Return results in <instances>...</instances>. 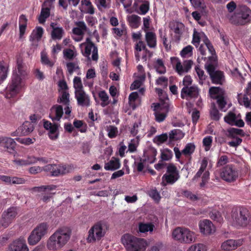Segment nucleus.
<instances>
[{"label":"nucleus","instance_id":"36","mask_svg":"<svg viewBox=\"0 0 251 251\" xmlns=\"http://www.w3.org/2000/svg\"><path fill=\"white\" fill-rule=\"evenodd\" d=\"M154 67L156 71L159 74H164L166 72V67L161 59H157L154 65Z\"/></svg>","mask_w":251,"mask_h":251},{"label":"nucleus","instance_id":"39","mask_svg":"<svg viewBox=\"0 0 251 251\" xmlns=\"http://www.w3.org/2000/svg\"><path fill=\"white\" fill-rule=\"evenodd\" d=\"M228 137L231 138L236 137L235 136L239 135L242 136H245V132L243 130L236 128H230L228 130Z\"/></svg>","mask_w":251,"mask_h":251},{"label":"nucleus","instance_id":"19","mask_svg":"<svg viewBox=\"0 0 251 251\" xmlns=\"http://www.w3.org/2000/svg\"><path fill=\"white\" fill-rule=\"evenodd\" d=\"M63 115V107L60 105L55 104L50 109L49 117L53 122L59 121Z\"/></svg>","mask_w":251,"mask_h":251},{"label":"nucleus","instance_id":"15","mask_svg":"<svg viewBox=\"0 0 251 251\" xmlns=\"http://www.w3.org/2000/svg\"><path fill=\"white\" fill-rule=\"evenodd\" d=\"M200 90L196 85L183 87L181 91V98L186 100H195L200 95Z\"/></svg>","mask_w":251,"mask_h":251},{"label":"nucleus","instance_id":"13","mask_svg":"<svg viewBox=\"0 0 251 251\" xmlns=\"http://www.w3.org/2000/svg\"><path fill=\"white\" fill-rule=\"evenodd\" d=\"M80 46L81 47H84L85 48L84 52H83L84 56L90 59V55L92 52V59L94 61H97L98 59V48L92 42L90 38H87L85 42L81 44Z\"/></svg>","mask_w":251,"mask_h":251},{"label":"nucleus","instance_id":"5","mask_svg":"<svg viewBox=\"0 0 251 251\" xmlns=\"http://www.w3.org/2000/svg\"><path fill=\"white\" fill-rule=\"evenodd\" d=\"M251 18V10L247 6L243 5L230 17L229 21L235 25H244L250 21Z\"/></svg>","mask_w":251,"mask_h":251},{"label":"nucleus","instance_id":"34","mask_svg":"<svg viewBox=\"0 0 251 251\" xmlns=\"http://www.w3.org/2000/svg\"><path fill=\"white\" fill-rule=\"evenodd\" d=\"M180 177L179 174L173 175V174H164L162 179L165 180V181L167 183L173 184L175 183Z\"/></svg>","mask_w":251,"mask_h":251},{"label":"nucleus","instance_id":"29","mask_svg":"<svg viewBox=\"0 0 251 251\" xmlns=\"http://www.w3.org/2000/svg\"><path fill=\"white\" fill-rule=\"evenodd\" d=\"M184 134L179 129H175L169 132V139L170 141L178 140L182 139Z\"/></svg>","mask_w":251,"mask_h":251},{"label":"nucleus","instance_id":"45","mask_svg":"<svg viewBox=\"0 0 251 251\" xmlns=\"http://www.w3.org/2000/svg\"><path fill=\"white\" fill-rule=\"evenodd\" d=\"M44 127L47 130H49L51 133L56 132L58 129V125L56 124H52L50 122L46 121L44 123Z\"/></svg>","mask_w":251,"mask_h":251},{"label":"nucleus","instance_id":"21","mask_svg":"<svg viewBox=\"0 0 251 251\" xmlns=\"http://www.w3.org/2000/svg\"><path fill=\"white\" fill-rule=\"evenodd\" d=\"M242 244L241 240L229 239L223 242L221 245V249L224 251H232L236 249Z\"/></svg>","mask_w":251,"mask_h":251},{"label":"nucleus","instance_id":"23","mask_svg":"<svg viewBox=\"0 0 251 251\" xmlns=\"http://www.w3.org/2000/svg\"><path fill=\"white\" fill-rule=\"evenodd\" d=\"M57 24L52 23L50 24V27L52 30L51 33V38L53 40H60L64 33V30L62 27L56 26Z\"/></svg>","mask_w":251,"mask_h":251},{"label":"nucleus","instance_id":"56","mask_svg":"<svg viewBox=\"0 0 251 251\" xmlns=\"http://www.w3.org/2000/svg\"><path fill=\"white\" fill-rule=\"evenodd\" d=\"M203 42L204 44L205 45V47H206V49H208L209 51L211 53V55L214 56V54L215 55V51L213 48V46L210 43V41L208 40V39L205 37V39L203 40ZM214 57H216V59H217V57L216 55L214 56Z\"/></svg>","mask_w":251,"mask_h":251},{"label":"nucleus","instance_id":"31","mask_svg":"<svg viewBox=\"0 0 251 251\" xmlns=\"http://www.w3.org/2000/svg\"><path fill=\"white\" fill-rule=\"evenodd\" d=\"M8 66L4 62H0V84L6 79L8 74Z\"/></svg>","mask_w":251,"mask_h":251},{"label":"nucleus","instance_id":"62","mask_svg":"<svg viewBox=\"0 0 251 251\" xmlns=\"http://www.w3.org/2000/svg\"><path fill=\"white\" fill-rule=\"evenodd\" d=\"M137 143H135V140L134 139H133L131 141V142L129 143L128 146V150L131 152H133L136 151V149L138 144V141H139V137L138 136L136 138Z\"/></svg>","mask_w":251,"mask_h":251},{"label":"nucleus","instance_id":"48","mask_svg":"<svg viewBox=\"0 0 251 251\" xmlns=\"http://www.w3.org/2000/svg\"><path fill=\"white\" fill-rule=\"evenodd\" d=\"M195 70L199 78V83L201 85L203 84V81L206 79L207 76L204 74L203 70L201 69L199 66L195 67Z\"/></svg>","mask_w":251,"mask_h":251},{"label":"nucleus","instance_id":"38","mask_svg":"<svg viewBox=\"0 0 251 251\" xmlns=\"http://www.w3.org/2000/svg\"><path fill=\"white\" fill-rule=\"evenodd\" d=\"M58 103H62L65 105H69V94L66 91H63L61 97L57 100Z\"/></svg>","mask_w":251,"mask_h":251},{"label":"nucleus","instance_id":"2","mask_svg":"<svg viewBox=\"0 0 251 251\" xmlns=\"http://www.w3.org/2000/svg\"><path fill=\"white\" fill-rule=\"evenodd\" d=\"M208 60L205 64V68L208 74L212 83L217 85H223L225 82L224 72L217 70V60L213 56H208Z\"/></svg>","mask_w":251,"mask_h":251},{"label":"nucleus","instance_id":"61","mask_svg":"<svg viewBox=\"0 0 251 251\" xmlns=\"http://www.w3.org/2000/svg\"><path fill=\"white\" fill-rule=\"evenodd\" d=\"M222 93V89L219 87H211L209 89V93L211 97L216 95H221Z\"/></svg>","mask_w":251,"mask_h":251},{"label":"nucleus","instance_id":"16","mask_svg":"<svg viewBox=\"0 0 251 251\" xmlns=\"http://www.w3.org/2000/svg\"><path fill=\"white\" fill-rule=\"evenodd\" d=\"M16 143L10 137H0V146L5 149L11 154H14L16 151Z\"/></svg>","mask_w":251,"mask_h":251},{"label":"nucleus","instance_id":"53","mask_svg":"<svg viewBox=\"0 0 251 251\" xmlns=\"http://www.w3.org/2000/svg\"><path fill=\"white\" fill-rule=\"evenodd\" d=\"M209 216L212 220L217 222L221 223L223 220V218L221 214L218 211L214 210L212 211L210 213Z\"/></svg>","mask_w":251,"mask_h":251},{"label":"nucleus","instance_id":"49","mask_svg":"<svg viewBox=\"0 0 251 251\" xmlns=\"http://www.w3.org/2000/svg\"><path fill=\"white\" fill-rule=\"evenodd\" d=\"M195 146L193 143H188L182 151V153L186 155L192 154L195 151Z\"/></svg>","mask_w":251,"mask_h":251},{"label":"nucleus","instance_id":"18","mask_svg":"<svg viewBox=\"0 0 251 251\" xmlns=\"http://www.w3.org/2000/svg\"><path fill=\"white\" fill-rule=\"evenodd\" d=\"M77 103L81 106L88 107L90 105V99L84 90L75 92Z\"/></svg>","mask_w":251,"mask_h":251},{"label":"nucleus","instance_id":"59","mask_svg":"<svg viewBox=\"0 0 251 251\" xmlns=\"http://www.w3.org/2000/svg\"><path fill=\"white\" fill-rule=\"evenodd\" d=\"M187 251H206L205 247L201 244L191 246Z\"/></svg>","mask_w":251,"mask_h":251},{"label":"nucleus","instance_id":"12","mask_svg":"<svg viewBox=\"0 0 251 251\" xmlns=\"http://www.w3.org/2000/svg\"><path fill=\"white\" fill-rule=\"evenodd\" d=\"M170 103L164 101L162 103H153L151 107L154 111L155 120L158 122H163L169 111Z\"/></svg>","mask_w":251,"mask_h":251},{"label":"nucleus","instance_id":"9","mask_svg":"<svg viewBox=\"0 0 251 251\" xmlns=\"http://www.w3.org/2000/svg\"><path fill=\"white\" fill-rule=\"evenodd\" d=\"M49 225L47 223L39 224L31 232L28 238V242L30 245H35L48 233Z\"/></svg>","mask_w":251,"mask_h":251},{"label":"nucleus","instance_id":"50","mask_svg":"<svg viewBox=\"0 0 251 251\" xmlns=\"http://www.w3.org/2000/svg\"><path fill=\"white\" fill-rule=\"evenodd\" d=\"M168 138V135L167 133H163L161 135L156 136L153 139V142L157 144H160L166 141Z\"/></svg>","mask_w":251,"mask_h":251},{"label":"nucleus","instance_id":"25","mask_svg":"<svg viewBox=\"0 0 251 251\" xmlns=\"http://www.w3.org/2000/svg\"><path fill=\"white\" fill-rule=\"evenodd\" d=\"M120 165L119 159L112 158L109 162L105 163L104 169L106 170L113 171L120 168Z\"/></svg>","mask_w":251,"mask_h":251},{"label":"nucleus","instance_id":"20","mask_svg":"<svg viewBox=\"0 0 251 251\" xmlns=\"http://www.w3.org/2000/svg\"><path fill=\"white\" fill-rule=\"evenodd\" d=\"M201 232L204 234L208 235L215 231L213 224L208 220H204L199 224Z\"/></svg>","mask_w":251,"mask_h":251},{"label":"nucleus","instance_id":"4","mask_svg":"<svg viewBox=\"0 0 251 251\" xmlns=\"http://www.w3.org/2000/svg\"><path fill=\"white\" fill-rule=\"evenodd\" d=\"M232 225L237 228L246 227L251 222V216L249 211L245 208L232 211Z\"/></svg>","mask_w":251,"mask_h":251},{"label":"nucleus","instance_id":"41","mask_svg":"<svg viewBox=\"0 0 251 251\" xmlns=\"http://www.w3.org/2000/svg\"><path fill=\"white\" fill-rule=\"evenodd\" d=\"M240 94L238 95V100L241 105H243L246 108H250L251 109V96L247 97L244 96L243 99H242L240 98Z\"/></svg>","mask_w":251,"mask_h":251},{"label":"nucleus","instance_id":"26","mask_svg":"<svg viewBox=\"0 0 251 251\" xmlns=\"http://www.w3.org/2000/svg\"><path fill=\"white\" fill-rule=\"evenodd\" d=\"M34 127L32 123L29 121H25L23 125L18 128L21 130V134L24 135H27L31 133L34 129Z\"/></svg>","mask_w":251,"mask_h":251},{"label":"nucleus","instance_id":"57","mask_svg":"<svg viewBox=\"0 0 251 251\" xmlns=\"http://www.w3.org/2000/svg\"><path fill=\"white\" fill-rule=\"evenodd\" d=\"M212 137L210 136H207L203 138L202 141L203 146L205 147V151H208L212 144Z\"/></svg>","mask_w":251,"mask_h":251},{"label":"nucleus","instance_id":"30","mask_svg":"<svg viewBox=\"0 0 251 251\" xmlns=\"http://www.w3.org/2000/svg\"><path fill=\"white\" fill-rule=\"evenodd\" d=\"M127 20L130 26L134 28L139 27L140 24L141 18L136 15H132L127 17Z\"/></svg>","mask_w":251,"mask_h":251},{"label":"nucleus","instance_id":"6","mask_svg":"<svg viewBox=\"0 0 251 251\" xmlns=\"http://www.w3.org/2000/svg\"><path fill=\"white\" fill-rule=\"evenodd\" d=\"M107 229L106 223L103 221H100L95 224L89 229L87 241L88 243H94L97 240H100L106 233Z\"/></svg>","mask_w":251,"mask_h":251},{"label":"nucleus","instance_id":"51","mask_svg":"<svg viewBox=\"0 0 251 251\" xmlns=\"http://www.w3.org/2000/svg\"><path fill=\"white\" fill-rule=\"evenodd\" d=\"M216 98L220 109L222 111H225V110H224V108L226 104V102L225 100L224 97L222 95H220L217 96Z\"/></svg>","mask_w":251,"mask_h":251},{"label":"nucleus","instance_id":"52","mask_svg":"<svg viewBox=\"0 0 251 251\" xmlns=\"http://www.w3.org/2000/svg\"><path fill=\"white\" fill-rule=\"evenodd\" d=\"M143 3L140 6L139 9L140 10V14L141 15L146 14L150 9V2L148 0L143 1Z\"/></svg>","mask_w":251,"mask_h":251},{"label":"nucleus","instance_id":"8","mask_svg":"<svg viewBox=\"0 0 251 251\" xmlns=\"http://www.w3.org/2000/svg\"><path fill=\"white\" fill-rule=\"evenodd\" d=\"M73 165L68 164H48L43 167V170L50 173L53 176H59L69 174L74 170Z\"/></svg>","mask_w":251,"mask_h":251},{"label":"nucleus","instance_id":"10","mask_svg":"<svg viewBox=\"0 0 251 251\" xmlns=\"http://www.w3.org/2000/svg\"><path fill=\"white\" fill-rule=\"evenodd\" d=\"M21 78L16 73H13L11 82L6 88L5 97L10 99L15 96L21 87Z\"/></svg>","mask_w":251,"mask_h":251},{"label":"nucleus","instance_id":"37","mask_svg":"<svg viewBox=\"0 0 251 251\" xmlns=\"http://www.w3.org/2000/svg\"><path fill=\"white\" fill-rule=\"evenodd\" d=\"M240 117L241 116L240 114L236 116L235 113L230 111L225 117L224 120L227 124L233 126L236 120Z\"/></svg>","mask_w":251,"mask_h":251},{"label":"nucleus","instance_id":"58","mask_svg":"<svg viewBox=\"0 0 251 251\" xmlns=\"http://www.w3.org/2000/svg\"><path fill=\"white\" fill-rule=\"evenodd\" d=\"M149 195L154 201H159L161 198L160 194L156 188L151 189L149 192Z\"/></svg>","mask_w":251,"mask_h":251},{"label":"nucleus","instance_id":"43","mask_svg":"<svg viewBox=\"0 0 251 251\" xmlns=\"http://www.w3.org/2000/svg\"><path fill=\"white\" fill-rule=\"evenodd\" d=\"M73 83L74 87L75 89V92L83 90V85L80 77L75 76L73 80Z\"/></svg>","mask_w":251,"mask_h":251},{"label":"nucleus","instance_id":"40","mask_svg":"<svg viewBox=\"0 0 251 251\" xmlns=\"http://www.w3.org/2000/svg\"><path fill=\"white\" fill-rule=\"evenodd\" d=\"M56 188V186L54 185H42L38 187H34L31 190L34 192L44 193L47 190H53Z\"/></svg>","mask_w":251,"mask_h":251},{"label":"nucleus","instance_id":"44","mask_svg":"<svg viewBox=\"0 0 251 251\" xmlns=\"http://www.w3.org/2000/svg\"><path fill=\"white\" fill-rule=\"evenodd\" d=\"M221 114H220L218 110L216 107L215 104L213 103L211 106V110L210 111V116L212 120L218 121L221 117Z\"/></svg>","mask_w":251,"mask_h":251},{"label":"nucleus","instance_id":"22","mask_svg":"<svg viewBox=\"0 0 251 251\" xmlns=\"http://www.w3.org/2000/svg\"><path fill=\"white\" fill-rule=\"evenodd\" d=\"M147 151L144 152L143 161H146L148 163H153L156 160L155 156L157 154V151L153 147L149 148Z\"/></svg>","mask_w":251,"mask_h":251},{"label":"nucleus","instance_id":"33","mask_svg":"<svg viewBox=\"0 0 251 251\" xmlns=\"http://www.w3.org/2000/svg\"><path fill=\"white\" fill-rule=\"evenodd\" d=\"M45 6H42L40 15L38 18L39 22L40 24H44L46 19H47L50 15V8L49 7H44Z\"/></svg>","mask_w":251,"mask_h":251},{"label":"nucleus","instance_id":"1","mask_svg":"<svg viewBox=\"0 0 251 251\" xmlns=\"http://www.w3.org/2000/svg\"><path fill=\"white\" fill-rule=\"evenodd\" d=\"M71 233V230L68 227L58 228L48 239L47 248L53 251L60 250L69 241Z\"/></svg>","mask_w":251,"mask_h":251},{"label":"nucleus","instance_id":"3","mask_svg":"<svg viewBox=\"0 0 251 251\" xmlns=\"http://www.w3.org/2000/svg\"><path fill=\"white\" fill-rule=\"evenodd\" d=\"M121 241L127 251H145L147 245L145 239L127 233L122 236Z\"/></svg>","mask_w":251,"mask_h":251},{"label":"nucleus","instance_id":"55","mask_svg":"<svg viewBox=\"0 0 251 251\" xmlns=\"http://www.w3.org/2000/svg\"><path fill=\"white\" fill-rule=\"evenodd\" d=\"M63 52L64 57L69 60H72L76 56V54L75 53L74 50L71 49H65Z\"/></svg>","mask_w":251,"mask_h":251},{"label":"nucleus","instance_id":"54","mask_svg":"<svg viewBox=\"0 0 251 251\" xmlns=\"http://www.w3.org/2000/svg\"><path fill=\"white\" fill-rule=\"evenodd\" d=\"M183 28L184 25L181 23L175 22L174 24V31L176 34L181 35Z\"/></svg>","mask_w":251,"mask_h":251},{"label":"nucleus","instance_id":"27","mask_svg":"<svg viewBox=\"0 0 251 251\" xmlns=\"http://www.w3.org/2000/svg\"><path fill=\"white\" fill-rule=\"evenodd\" d=\"M27 19L25 15L22 14L19 18V37L22 38L24 36L27 26Z\"/></svg>","mask_w":251,"mask_h":251},{"label":"nucleus","instance_id":"60","mask_svg":"<svg viewBox=\"0 0 251 251\" xmlns=\"http://www.w3.org/2000/svg\"><path fill=\"white\" fill-rule=\"evenodd\" d=\"M66 66L67 70L70 75H71L75 70L79 69L78 66L74 62L67 63Z\"/></svg>","mask_w":251,"mask_h":251},{"label":"nucleus","instance_id":"32","mask_svg":"<svg viewBox=\"0 0 251 251\" xmlns=\"http://www.w3.org/2000/svg\"><path fill=\"white\" fill-rule=\"evenodd\" d=\"M154 228V225L151 223H140L139 224V231L141 233H146L148 231L152 232Z\"/></svg>","mask_w":251,"mask_h":251},{"label":"nucleus","instance_id":"35","mask_svg":"<svg viewBox=\"0 0 251 251\" xmlns=\"http://www.w3.org/2000/svg\"><path fill=\"white\" fill-rule=\"evenodd\" d=\"M207 159L206 157H204L201 163L200 168L194 176L193 179H197L201 176L202 174L204 172V171L207 166Z\"/></svg>","mask_w":251,"mask_h":251},{"label":"nucleus","instance_id":"7","mask_svg":"<svg viewBox=\"0 0 251 251\" xmlns=\"http://www.w3.org/2000/svg\"><path fill=\"white\" fill-rule=\"evenodd\" d=\"M173 238L180 243L190 244L195 241V234L188 228L178 227L173 232Z\"/></svg>","mask_w":251,"mask_h":251},{"label":"nucleus","instance_id":"63","mask_svg":"<svg viewBox=\"0 0 251 251\" xmlns=\"http://www.w3.org/2000/svg\"><path fill=\"white\" fill-rule=\"evenodd\" d=\"M200 39L201 37L200 33L195 30L193 35L192 43L194 46L198 47L200 42Z\"/></svg>","mask_w":251,"mask_h":251},{"label":"nucleus","instance_id":"46","mask_svg":"<svg viewBox=\"0 0 251 251\" xmlns=\"http://www.w3.org/2000/svg\"><path fill=\"white\" fill-rule=\"evenodd\" d=\"M173 152L168 149H165L161 151V158L162 160L168 161L173 157Z\"/></svg>","mask_w":251,"mask_h":251},{"label":"nucleus","instance_id":"64","mask_svg":"<svg viewBox=\"0 0 251 251\" xmlns=\"http://www.w3.org/2000/svg\"><path fill=\"white\" fill-rule=\"evenodd\" d=\"M135 49L137 51H141L143 50L146 52H149V50L147 49L145 43L142 41H139L135 45Z\"/></svg>","mask_w":251,"mask_h":251},{"label":"nucleus","instance_id":"24","mask_svg":"<svg viewBox=\"0 0 251 251\" xmlns=\"http://www.w3.org/2000/svg\"><path fill=\"white\" fill-rule=\"evenodd\" d=\"M146 32L145 40L148 46L151 48H155L156 46L155 33L151 31H147Z\"/></svg>","mask_w":251,"mask_h":251},{"label":"nucleus","instance_id":"11","mask_svg":"<svg viewBox=\"0 0 251 251\" xmlns=\"http://www.w3.org/2000/svg\"><path fill=\"white\" fill-rule=\"evenodd\" d=\"M220 177L227 182H233L238 177V171L235 165L228 164L221 169Z\"/></svg>","mask_w":251,"mask_h":251},{"label":"nucleus","instance_id":"28","mask_svg":"<svg viewBox=\"0 0 251 251\" xmlns=\"http://www.w3.org/2000/svg\"><path fill=\"white\" fill-rule=\"evenodd\" d=\"M43 34V29L42 27H37L36 30H34L29 37L30 41L32 42H38L40 40Z\"/></svg>","mask_w":251,"mask_h":251},{"label":"nucleus","instance_id":"47","mask_svg":"<svg viewBox=\"0 0 251 251\" xmlns=\"http://www.w3.org/2000/svg\"><path fill=\"white\" fill-rule=\"evenodd\" d=\"M138 98V93L137 92H132L129 96L128 100L129 105L133 109L136 108V106L135 104V101Z\"/></svg>","mask_w":251,"mask_h":251},{"label":"nucleus","instance_id":"17","mask_svg":"<svg viewBox=\"0 0 251 251\" xmlns=\"http://www.w3.org/2000/svg\"><path fill=\"white\" fill-rule=\"evenodd\" d=\"M9 251H28L26 241L23 237L14 241L9 246Z\"/></svg>","mask_w":251,"mask_h":251},{"label":"nucleus","instance_id":"42","mask_svg":"<svg viewBox=\"0 0 251 251\" xmlns=\"http://www.w3.org/2000/svg\"><path fill=\"white\" fill-rule=\"evenodd\" d=\"M99 97L102 101L100 105L102 107H104L109 104V97L105 91H100L99 93Z\"/></svg>","mask_w":251,"mask_h":251},{"label":"nucleus","instance_id":"14","mask_svg":"<svg viewBox=\"0 0 251 251\" xmlns=\"http://www.w3.org/2000/svg\"><path fill=\"white\" fill-rule=\"evenodd\" d=\"M17 215V209L14 207H11L5 211L0 220V225L4 228L8 227L12 222Z\"/></svg>","mask_w":251,"mask_h":251}]
</instances>
